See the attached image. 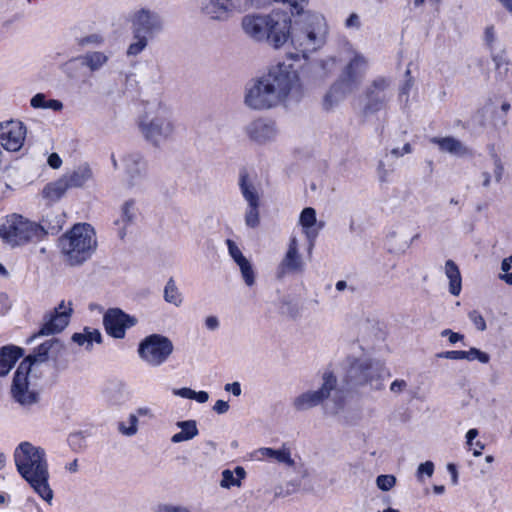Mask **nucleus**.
Here are the masks:
<instances>
[{
	"mask_svg": "<svg viewBox=\"0 0 512 512\" xmlns=\"http://www.w3.org/2000/svg\"><path fill=\"white\" fill-rule=\"evenodd\" d=\"M301 97L302 85L297 71L280 63L246 87L244 102L251 109L268 110L288 101H299Z\"/></svg>",
	"mask_w": 512,
	"mask_h": 512,
	"instance_id": "obj_1",
	"label": "nucleus"
},
{
	"mask_svg": "<svg viewBox=\"0 0 512 512\" xmlns=\"http://www.w3.org/2000/svg\"><path fill=\"white\" fill-rule=\"evenodd\" d=\"M63 350V343L57 338H51L37 346L32 354L22 360L15 372L11 387L16 402L25 407L38 402L39 393L31 380V374L39 364L46 362L50 355L57 357Z\"/></svg>",
	"mask_w": 512,
	"mask_h": 512,
	"instance_id": "obj_2",
	"label": "nucleus"
},
{
	"mask_svg": "<svg viewBox=\"0 0 512 512\" xmlns=\"http://www.w3.org/2000/svg\"><path fill=\"white\" fill-rule=\"evenodd\" d=\"M17 471L46 502L53 499L49 486V470L45 450L30 442H21L14 451Z\"/></svg>",
	"mask_w": 512,
	"mask_h": 512,
	"instance_id": "obj_3",
	"label": "nucleus"
},
{
	"mask_svg": "<svg viewBox=\"0 0 512 512\" xmlns=\"http://www.w3.org/2000/svg\"><path fill=\"white\" fill-rule=\"evenodd\" d=\"M244 32L257 41H267L273 47L283 46L291 36V19L286 12L246 15L242 20Z\"/></svg>",
	"mask_w": 512,
	"mask_h": 512,
	"instance_id": "obj_4",
	"label": "nucleus"
},
{
	"mask_svg": "<svg viewBox=\"0 0 512 512\" xmlns=\"http://www.w3.org/2000/svg\"><path fill=\"white\" fill-rule=\"evenodd\" d=\"M338 380L332 371H325L322 374V384L317 390H308L292 401V406L296 411L302 412L312 409L330 399L331 406L326 405V411L329 414L336 415L340 413L346 403L345 396L342 391L337 389Z\"/></svg>",
	"mask_w": 512,
	"mask_h": 512,
	"instance_id": "obj_5",
	"label": "nucleus"
},
{
	"mask_svg": "<svg viewBox=\"0 0 512 512\" xmlns=\"http://www.w3.org/2000/svg\"><path fill=\"white\" fill-rule=\"evenodd\" d=\"M138 127L143 138L155 147L172 140L176 133L173 113L165 105L146 112L139 119Z\"/></svg>",
	"mask_w": 512,
	"mask_h": 512,
	"instance_id": "obj_6",
	"label": "nucleus"
},
{
	"mask_svg": "<svg viewBox=\"0 0 512 512\" xmlns=\"http://www.w3.org/2000/svg\"><path fill=\"white\" fill-rule=\"evenodd\" d=\"M327 28L324 18L315 13H307L295 23L291 32V43L304 58L325 43Z\"/></svg>",
	"mask_w": 512,
	"mask_h": 512,
	"instance_id": "obj_7",
	"label": "nucleus"
},
{
	"mask_svg": "<svg viewBox=\"0 0 512 512\" xmlns=\"http://www.w3.org/2000/svg\"><path fill=\"white\" fill-rule=\"evenodd\" d=\"M345 381L354 387L369 386L379 391L384 388L385 376H390L384 364L369 358H347Z\"/></svg>",
	"mask_w": 512,
	"mask_h": 512,
	"instance_id": "obj_8",
	"label": "nucleus"
},
{
	"mask_svg": "<svg viewBox=\"0 0 512 512\" xmlns=\"http://www.w3.org/2000/svg\"><path fill=\"white\" fill-rule=\"evenodd\" d=\"M93 228L89 224H76L60 239L62 252L71 265L86 261L96 248Z\"/></svg>",
	"mask_w": 512,
	"mask_h": 512,
	"instance_id": "obj_9",
	"label": "nucleus"
},
{
	"mask_svg": "<svg viewBox=\"0 0 512 512\" xmlns=\"http://www.w3.org/2000/svg\"><path fill=\"white\" fill-rule=\"evenodd\" d=\"M0 238L9 246L17 247L41 241L43 230L37 222L14 213L0 220Z\"/></svg>",
	"mask_w": 512,
	"mask_h": 512,
	"instance_id": "obj_10",
	"label": "nucleus"
},
{
	"mask_svg": "<svg viewBox=\"0 0 512 512\" xmlns=\"http://www.w3.org/2000/svg\"><path fill=\"white\" fill-rule=\"evenodd\" d=\"M164 23L159 13L147 8H141L131 17L133 42L127 49L128 56L140 54L148 45V41L155 34L163 30Z\"/></svg>",
	"mask_w": 512,
	"mask_h": 512,
	"instance_id": "obj_11",
	"label": "nucleus"
},
{
	"mask_svg": "<svg viewBox=\"0 0 512 512\" xmlns=\"http://www.w3.org/2000/svg\"><path fill=\"white\" fill-rule=\"evenodd\" d=\"M363 114L371 115L387 108L393 97L392 80L389 77L378 76L364 89Z\"/></svg>",
	"mask_w": 512,
	"mask_h": 512,
	"instance_id": "obj_12",
	"label": "nucleus"
},
{
	"mask_svg": "<svg viewBox=\"0 0 512 512\" xmlns=\"http://www.w3.org/2000/svg\"><path fill=\"white\" fill-rule=\"evenodd\" d=\"M173 350L172 341L161 334H151L145 337L138 347L140 358L153 367H158L166 362Z\"/></svg>",
	"mask_w": 512,
	"mask_h": 512,
	"instance_id": "obj_13",
	"label": "nucleus"
},
{
	"mask_svg": "<svg viewBox=\"0 0 512 512\" xmlns=\"http://www.w3.org/2000/svg\"><path fill=\"white\" fill-rule=\"evenodd\" d=\"M125 178L124 182L128 189L136 192L146 190L149 184L147 162L137 152L127 154L123 158Z\"/></svg>",
	"mask_w": 512,
	"mask_h": 512,
	"instance_id": "obj_14",
	"label": "nucleus"
},
{
	"mask_svg": "<svg viewBox=\"0 0 512 512\" xmlns=\"http://www.w3.org/2000/svg\"><path fill=\"white\" fill-rule=\"evenodd\" d=\"M72 313L71 302L68 305L61 301L53 312L46 314L43 317V324L38 332L34 333L28 342L41 336L53 335L61 332L68 325Z\"/></svg>",
	"mask_w": 512,
	"mask_h": 512,
	"instance_id": "obj_15",
	"label": "nucleus"
},
{
	"mask_svg": "<svg viewBox=\"0 0 512 512\" xmlns=\"http://www.w3.org/2000/svg\"><path fill=\"white\" fill-rule=\"evenodd\" d=\"M248 8V0H205L201 9L212 20L226 21L233 13Z\"/></svg>",
	"mask_w": 512,
	"mask_h": 512,
	"instance_id": "obj_16",
	"label": "nucleus"
},
{
	"mask_svg": "<svg viewBox=\"0 0 512 512\" xmlns=\"http://www.w3.org/2000/svg\"><path fill=\"white\" fill-rule=\"evenodd\" d=\"M136 317L125 313L120 308H110L103 316V325L108 335L116 339L125 337L126 330L135 326Z\"/></svg>",
	"mask_w": 512,
	"mask_h": 512,
	"instance_id": "obj_17",
	"label": "nucleus"
},
{
	"mask_svg": "<svg viewBox=\"0 0 512 512\" xmlns=\"http://www.w3.org/2000/svg\"><path fill=\"white\" fill-rule=\"evenodd\" d=\"M26 136V127L20 121H6L0 123V144L10 152H16L23 146Z\"/></svg>",
	"mask_w": 512,
	"mask_h": 512,
	"instance_id": "obj_18",
	"label": "nucleus"
},
{
	"mask_svg": "<svg viewBox=\"0 0 512 512\" xmlns=\"http://www.w3.org/2000/svg\"><path fill=\"white\" fill-rule=\"evenodd\" d=\"M366 69V59L362 55L356 54L344 67L337 80L346 86L348 91L354 92L359 87Z\"/></svg>",
	"mask_w": 512,
	"mask_h": 512,
	"instance_id": "obj_19",
	"label": "nucleus"
},
{
	"mask_svg": "<svg viewBox=\"0 0 512 512\" xmlns=\"http://www.w3.org/2000/svg\"><path fill=\"white\" fill-rule=\"evenodd\" d=\"M245 131L252 141L260 144L274 140L278 134L276 123L266 118L252 121L246 126Z\"/></svg>",
	"mask_w": 512,
	"mask_h": 512,
	"instance_id": "obj_20",
	"label": "nucleus"
},
{
	"mask_svg": "<svg viewBox=\"0 0 512 512\" xmlns=\"http://www.w3.org/2000/svg\"><path fill=\"white\" fill-rule=\"evenodd\" d=\"M302 260L298 253V244L296 238H292L289 243L285 257L278 267L277 275L279 278L286 273L297 272L302 269Z\"/></svg>",
	"mask_w": 512,
	"mask_h": 512,
	"instance_id": "obj_21",
	"label": "nucleus"
},
{
	"mask_svg": "<svg viewBox=\"0 0 512 512\" xmlns=\"http://www.w3.org/2000/svg\"><path fill=\"white\" fill-rule=\"evenodd\" d=\"M299 223L312 246L319 231L324 227V222H317L315 209L312 207H306L300 214Z\"/></svg>",
	"mask_w": 512,
	"mask_h": 512,
	"instance_id": "obj_22",
	"label": "nucleus"
},
{
	"mask_svg": "<svg viewBox=\"0 0 512 512\" xmlns=\"http://www.w3.org/2000/svg\"><path fill=\"white\" fill-rule=\"evenodd\" d=\"M137 216L138 208L135 200L129 199L125 201L120 208V217L115 221L116 225H122L118 232L121 239L126 235V228L136 222Z\"/></svg>",
	"mask_w": 512,
	"mask_h": 512,
	"instance_id": "obj_23",
	"label": "nucleus"
},
{
	"mask_svg": "<svg viewBox=\"0 0 512 512\" xmlns=\"http://www.w3.org/2000/svg\"><path fill=\"white\" fill-rule=\"evenodd\" d=\"M64 223V213L50 210L42 216L39 222H37V226L43 230L44 238L46 235H55L59 233L62 230Z\"/></svg>",
	"mask_w": 512,
	"mask_h": 512,
	"instance_id": "obj_24",
	"label": "nucleus"
},
{
	"mask_svg": "<svg viewBox=\"0 0 512 512\" xmlns=\"http://www.w3.org/2000/svg\"><path fill=\"white\" fill-rule=\"evenodd\" d=\"M352 92L353 91H348L346 86L342 85L338 80H336L324 95L322 103L323 108L327 111L333 109Z\"/></svg>",
	"mask_w": 512,
	"mask_h": 512,
	"instance_id": "obj_25",
	"label": "nucleus"
},
{
	"mask_svg": "<svg viewBox=\"0 0 512 512\" xmlns=\"http://www.w3.org/2000/svg\"><path fill=\"white\" fill-rule=\"evenodd\" d=\"M22 354L23 350L19 347L3 346L0 349V376L7 375Z\"/></svg>",
	"mask_w": 512,
	"mask_h": 512,
	"instance_id": "obj_26",
	"label": "nucleus"
},
{
	"mask_svg": "<svg viewBox=\"0 0 512 512\" xmlns=\"http://www.w3.org/2000/svg\"><path fill=\"white\" fill-rule=\"evenodd\" d=\"M439 146L440 150L456 156H465L469 154V149L463 143L454 137H433L430 140Z\"/></svg>",
	"mask_w": 512,
	"mask_h": 512,
	"instance_id": "obj_27",
	"label": "nucleus"
},
{
	"mask_svg": "<svg viewBox=\"0 0 512 512\" xmlns=\"http://www.w3.org/2000/svg\"><path fill=\"white\" fill-rule=\"evenodd\" d=\"M92 176V171L88 165L77 167L71 173L62 176L68 188L83 186Z\"/></svg>",
	"mask_w": 512,
	"mask_h": 512,
	"instance_id": "obj_28",
	"label": "nucleus"
},
{
	"mask_svg": "<svg viewBox=\"0 0 512 512\" xmlns=\"http://www.w3.org/2000/svg\"><path fill=\"white\" fill-rule=\"evenodd\" d=\"M445 274L449 279V292L454 296H458L462 289V278L460 270L453 260L446 261Z\"/></svg>",
	"mask_w": 512,
	"mask_h": 512,
	"instance_id": "obj_29",
	"label": "nucleus"
},
{
	"mask_svg": "<svg viewBox=\"0 0 512 512\" xmlns=\"http://www.w3.org/2000/svg\"><path fill=\"white\" fill-rule=\"evenodd\" d=\"M176 426L180 428L181 431L171 437V442L173 443L189 441L199 434L195 420L178 421Z\"/></svg>",
	"mask_w": 512,
	"mask_h": 512,
	"instance_id": "obj_30",
	"label": "nucleus"
},
{
	"mask_svg": "<svg viewBox=\"0 0 512 512\" xmlns=\"http://www.w3.org/2000/svg\"><path fill=\"white\" fill-rule=\"evenodd\" d=\"M239 188L243 198L248 204L260 202V197L255 185L249 180L247 172L242 171L239 175Z\"/></svg>",
	"mask_w": 512,
	"mask_h": 512,
	"instance_id": "obj_31",
	"label": "nucleus"
},
{
	"mask_svg": "<svg viewBox=\"0 0 512 512\" xmlns=\"http://www.w3.org/2000/svg\"><path fill=\"white\" fill-rule=\"evenodd\" d=\"M82 65L87 67L91 72L100 70L109 60V57L100 51L87 52L80 55Z\"/></svg>",
	"mask_w": 512,
	"mask_h": 512,
	"instance_id": "obj_32",
	"label": "nucleus"
},
{
	"mask_svg": "<svg viewBox=\"0 0 512 512\" xmlns=\"http://www.w3.org/2000/svg\"><path fill=\"white\" fill-rule=\"evenodd\" d=\"M72 341L79 346L85 345L86 349L90 350L93 342H102V335L99 330L86 327L82 333H74L72 335Z\"/></svg>",
	"mask_w": 512,
	"mask_h": 512,
	"instance_id": "obj_33",
	"label": "nucleus"
},
{
	"mask_svg": "<svg viewBox=\"0 0 512 512\" xmlns=\"http://www.w3.org/2000/svg\"><path fill=\"white\" fill-rule=\"evenodd\" d=\"M67 189L69 188L61 177L54 182L48 183L42 190V196L49 202H55L65 194Z\"/></svg>",
	"mask_w": 512,
	"mask_h": 512,
	"instance_id": "obj_34",
	"label": "nucleus"
},
{
	"mask_svg": "<svg viewBox=\"0 0 512 512\" xmlns=\"http://www.w3.org/2000/svg\"><path fill=\"white\" fill-rule=\"evenodd\" d=\"M258 452L263 457L272 458L276 460L278 463H283L290 467L294 466L295 464L294 460L291 458L290 450L285 446H283L279 450L265 447L259 449Z\"/></svg>",
	"mask_w": 512,
	"mask_h": 512,
	"instance_id": "obj_35",
	"label": "nucleus"
},
{
	"mask_svg": "<svg viewBox=\"0 0 512 512\" xmlns=\"http://www.w3.org/2000/svg\"><path fill=\"white\" fill-rule=\"evenodd\" d=\"M30 105L35 109H51L53 111H61L63 103L56 99H46L45 94L37 93L30 100Z\"/></svg>",
	"mask_w": 512,
	"mask_h": 512,
	"instance_id": "obj_36",
	"label": "nucleus"
},
{
	"mask_svg": "<svg viewBox=\"0 0 512 512\" xmlns=\"http://www.w3.org/2000/svg\"><path fill=\"white\" fill-rule=\"evenodd\" d=\"M164 299L166 302L175 305L176 307L181 306L183 302L182 294L173 278H170L164 288Z\"/></svg>",
	"mask_w": 512,
	"mask_h": 512,
	"instance_id": "obj_37",
	"label": "nucleus"
},
{
	"mask_svg": "<svg viewBox=\"0 0 512 512\" xmlns=\"http://www.w3.org/2000/svg\"><path fill=\"white\" fill-rule=\"evenodd\" d=\"M107 400L113 405H120L126 401V393L121 383L113 384L105 391Z\"/></svg>",
	"mask_w": 512,
	"mask_h": 512,
	"instance_id": "obj_38",
	"label": "nucleus"
},
{
	"mask_svg": "<svg viewBox=\"0 0 512 512\" xmlns=\"http://www.w3.org/2000/svg\"><path fill=\"white\" fill-rule=\"evenodd\" d=\"M236 264L240 269L241 276L245 284L249 287L253 286L255 284L256 275L251 262L247 258H245L237 262Z\"/></svg>",
	"mask_w": 512,
	"mask_h": 512,
	"instance_id": "obj_39",
	"label": "nucleus"
},
{
	"mask_svg": "<svg viewBox=\"0 0 512 512\" xmlns=\"http://www.w3.org/2000/svg\"><path fill=\"white\" fill-rule=\"evenodd\" d=\"M260 202L248 204V207L245 211V224L249 228H257L260 224V214H259Z\"/></svg>",
	"mask_w": 512,
	"mask_h": 512,
	"instance_id": "obj_40",
	"label": "nucleus"
},
{
	"mask_svg": "<svg viewBox=\"0 0 512 512\" xmlns=\"http://www.w3.org/2000/svg\"><path fill=\"white\" fill-rule=\"evenodd\" d=\"M491 58L495 64L496 71L499 74H506L509 70L510 61L506 56L505 51L500 52H490Z\"/></svg>",
	"mask_w": 512,
	"mask_h": 512,
	"instance_id": "obj_41",
	"label": "nucleus"
},
{
	"mask_svg": "<svg viewBox=\"0 0 512 512\" xmlns=\"http://www.w3.org/2000/svg\"><path fill=\"white\" fill-rule=\"evenodd\" d=\"M84 67L82 65V61L80 60V56L75 57L67 61L63 65V71L67 75V77L71 79H76L79 76L80 69Z\"/></svg>",
	"mask_w": 512,
	"mask_h": 512,
	"instance_id": "obj_42",
	"label": "nucleus"
},
{
	"mask_svg": "<svg viewBox=\"0 0 512 512\" xmlns=\"http://www.w3.org/2000/svg\"><path fill=\"white\" fill-rule=\"evenodd\" d=\"M272 2L286 3L290 6L291 13L301 15L304 14L308 0H267V5Z\"/></svg>",
	"mask_w": 512,
	"mask_h": 512,
	"instance_id": "obj_43",
	"label": "nucleus"
},
{
	"mask_svg": "<svg viewBox=\"0 0 512 512\" xmlns=\"http://www.w3.org/2000/svg\"><path fill=\"white\" fill-rule=\"evenodd\" d=\"M464 359L468 361L478 360L480 363L486 364L490 361V355L478 348L472 347L468 351H464Z\"/></svg>",
	"mask_w": 512,
	"mask_h": 512,
	"instance_id": "obj_44",
	"label": "nucleus"
},
{
	"mask_svg": "<svg viewBox=\"0 0 512 512\" xmlns=\"http://www.w3.org/2000/svg\"><path fill=\"white\" fill-rule=\"evenodd\" d=\"M77 43L81 47L85 46H93L97 47L104 43V38L102 35L98 33L90 34L84 37H81L77 40Z\"/></svg>",
	"mask_w": 512,
	"mask_h": 512,
	"instance_id": "obj_45",
	"label": "nucleus"
},
{
	"mask_svg": "<svg viewBox=\"0 0 512 512\" xmlns=\"http://www.w3.org/2000/svg\"><path fill=\"white\" fill-rule=\"evenodd\" d=\"M512 268V255L503 259L501 263V270L504 272L499 275V279L504 281L508 285H512V272L509 271Z\"/></svg>",
	"mask_w": 512,
	"mask_h": 512,
	"instance_id": "obj_46",
	"label": "nucleus"
},
{
	"mask_svg": "<svg viewBox=\"0 0 512 512\" xmlns=\"http://www.w3.org/2000/svg\"><path fill=\"white\" fill-rule=\"evenodd\" d=\"M395 483L396 478L393 475H379L376 479L377 487L382 491H389L394 487Z\"/></svg>",
	"mask_w": 512,
	"mask_h": 512,
	"instance_id": "obj_47",
	"label": "nucleus"
},
{
	"mask_svg": "<svg viewBox=\"0 0 512 512\" xmlns=\"http://www.w3.org/2000/svg\"><path fill=\"white\" fill-rule=\"evenodd\" d=\"M320 67L324 76H329L335 73L339 68V63L336 58L330 57L321 61Z\"/></svg>",
	"mask_w": 512,
	"mask_h": 512,
	"instance_id": "obj_48",
	"label": "nucleus"
},
{
	"mask_svg": "<svg viewBox=\"0 0 512 512\" xmlns=\"http://www.w3.org/2000/svg\"><path fill=\"white\" fill-rule=\"evenodd\" d=\"M128 421L130 424L129 427H126L124 425V423H120L119 431L126 436H132V435L136 434V432H137L138 419H137L136 415L131 414L129 416Z\"/></svg>",
	"mask_w": 512,
	"mask_h": 512,
	"instance_id": "obj_49",
	"label": "nucleus"
},
{
	"mask_svg": "<svg viewBox=\"0 0 512 512\" xmlns=\"http://www.w3.org/2000/svg\"><path fill=\"white\" fill-rule=\"evenodd\" d=\"M496 40L497 37L494 26H487L484 31V42L490 52L495 51L494 45L496 43Z\"/></svg>",
	"mask_w": 512,
	"mask_h": 512,
	"instance_id": "obj_50",
	"label": "nucleus"
},
{
	"mask_svg": "<svg viewBox=\"0 0 512 512\" xmlns=\"http://www.w3.org/2000/svg\"><path fill=\"white\" fill-rule=\"evenodd\" d=\"M491 157H492L493 163H494V169H493L494 179L497 183H499V182H501V180L503 178L504 166L501 161V158L498 156L497 153L493 152L491 154Z\"/></svg>",
	"mask_w": 512,
	"mask_h": 512,
	"instance_id": "obj_51",
	"label": "nucleus"
},
{
	"mask_svg": "<svg viewBox=\"0 0 512 512\" xmlns=\"http://www.w3.org/2000/svg\"><path fill=\"white\" fill-rule=\"evenodd\" d=\"M394 171L393 164H386L380 160L377 166V173L381 182H387L389 175Z\"/></svg>",
	"mask_w": 512,
	"mask_h": 512,
	"instance_id": "obj_52",
	"label": "nucleus"
},
{
	"mask_svg": "<svg viewBox=\"0 0 512 512\" xmlns=\"http://www.w3.org/2000/svg\"><path fill=\"white\" fill-rule=\"evenodd\" d=\"M405 77H406V79L399 89V97H400V99L405 97V101H407L409 92H410V90L413 86V82H414L413 78L411 76V71L409 69L406 70Z\"/></svg>",
	"mask_w": 512,
	"mask_h": 512,
	"instance_id": "obj_53",
	"label": "nucleus"
},
{
	"mask_svg": "<svg viewBox=\"0 0 512 512\" xmlns=\"http://www.w3.org/2000/svg\"><path fill=\"white\" fill-rule=\"evenodd\" d=\"M468 318L474 324V326L476 327L477 330H479V331L486 330V328H487L486 321L477 310L470 311L468 313Z\"/></svg>",
	"mask_w": 512,
	"mask_h": 512,
	"instance_id": "obj_54",
	"label": "nucleus"
},
{
	"mask_svg": "<svg viewBox=\"0 0 512 512\" xmlns=\"http://www.w3.org/2000/svg\"><path fill=\"white\" fill-rule=\"evenodd\" d=\"M240 480L234 477V473L228 469L222 472L221 487L240 486Z\"/></svg>",
	"mask_w": 512,
	"mask_h": 512,
	"instance_id": "obj_55",
	"label": "nucleus"
},
{
	"mask_svg": "<svg viewBox=\"0 0 512 512\" xmlns=\"http://www.w3.org/2000/svg\"><path fill=\"white\" fill-rule=\"evenodd\" d=\"M226 244H227V247H228L229 255L235 261V263H237V262H239V261H241V260L246 258L243 255V253L241 252L240 248L237 246V244L233 240L227 239L226 240Z\"/></svg>",
	"mask_w": 512,
	"mask_h": 512,
	"instance_id": "obj_56",
	"label": "nucleus"
},
{
	"mask_svg": "<svg viewBox=\"0 0 512 512\" xmlns=\"http://www.w3.org/2000/svg\"><path fill=\"white\" fill-rule=\"evenodd\" d=\"M434 473V464L432 461H426L421 463L417 469V478L419 481H422L423 475H427L431 477Z\"/></svg>",
	"mask_w": 512,
	"mask_h": 512,
	"instance_id": "obj_57",
	"label": "nucleus"
},
{
	"mask_svg": "<svg viewBox=\"0 0 512 512\" xmlns=\"http://www.w3.org/2000/svg\"><path fill=\"white\" fill-rule=\"evenodd\" d=\"M438 358H445L451 360H462L464 359V351L462 350H452V351H444L440 352L436 355Z\"/></svg>",
	"mask_w": 512,
	"mask_h": 512,
	"instance_id": "obj_58",
	"label": "nucleus"
},
{
	"mask_svg": "<svg viewBox=\"0 0 512 512\" xmlns=\"http://www.w3.org/2000/svg\"><path fill=\"white\" fill-rule=\"evenodd\" d=\"M408 387L407 381L404 379H396L390 385V391L394 394H400Z\"/></svg>",
	"mask_w": 512,
	"mask_h": 512,
	"instance_id": "obj_59",
	"label": "nucleus"
},
{
	"mask_svg": "<svg viewBox=\"0 0 512 512\" xmlns=\"http://www.w3.org/2000/svg\"><path fill=\"white\" fill-rule=\"evenodd\" d=\"M442 337H448V340L451 344H455L458 341H462L464 339V335L453 332L451 329H444L441 331Z\"/></svg>",
	"mask_w": 512,
	"mask_h": 512,
	"instance_id": "obj_60",
	"label": "nucleus"
},
{
	"mask_svg": "<svg viewBox=\"0 0 512 512\" xmlns=\"http://www.w3.org/2000/svg\"><path fill=\"white\" fill-rule=\"evenodd\" d=\"M173 394L176 396H180L182 398L193 399L194 390H192L191 388H187V387L180 388V389H173Z\"/></svg>",
	"mask_w": 512,
	"mask_h": 512,
	"instance_id": "obj_61",
	"label": "nucleus"
},
{
	"mask_svg": "<svg viewBox=\"0 0 512 512\" xmlns=\"http://www.w3.org/2000/svg\"><path fill=\"white\" fill-rule=\"evenodd\" d=\"M158 512H190L185 507L173 506V505H160Z\"/></svg>",
	"mask_w": 512,
	"mask_h": 512,
	"instance_id": "obj_62",
	"label": "nucleus"
},
{
	"mask_svg": "<svg viewBox=\"0 0 512 512\" xmlns=\"http://www.w3.org/2000/svg\"><path fill=\"white\" fill-rule=\"evenodd\" d=\"M213 410L218 414H224L229 410V404L224 400H217L213 406Z\"/></svg>",
	"mask_w": 512,
	"mask_h": 512,
	"instance_id": "obj_63",
	"label": "nucleus"
},
{
	"mask_svg": "<svg viewBox=\"0 0 512 512\" xmlns=\"http://www.w3.org/2000/svg\"><path fill=\"white\" fill-rule=\"evenodd\" d=\"M47 161H48L49 166L54 169H58L62 164L61 158L56 153L50 154Z\"/></svg>",
	"mask_w": 512,
	"mask_h": 512,
	"instance_id": "obj_64",
	"label": "nucleus"
}]
</instances>
